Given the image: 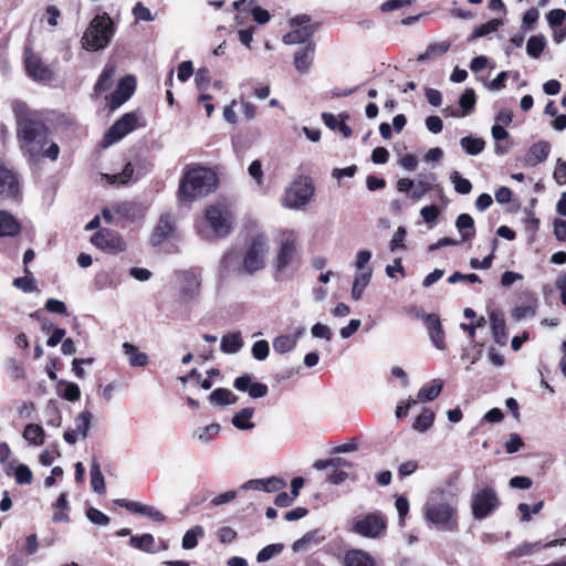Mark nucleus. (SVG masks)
<instances>
[{"label":"nucleus","mask_w":566,"mask_h":566,"mask_svg":"<svg viewBox=\"0 0 566 566\" xmlns=\"http://www.w3.org/2000/svg\"><path fill=\"white\" fill-rule=\"evenodd\" d=\"M13 113L17 122V138L22 153L34 160L40 157L56 160L60 147L52 143L46 149L50 130L42 115L30 109L24 103H15Z\"/></svg>","instance_id":"f257e3e1"},{"label":"nucleus","mask_w":566,"mask_h":566,"mask_svg":"<svg viewBox=\"0 0 566 566\" xmlns=\"http://www.w3.org/2000/svg\"><path fill=\"white\" fill-rule=\"evenodd\" d=\"M219 184L217 174L201 165L185 169L178 186L177 196L182 202H192L213 192Z\"/></svg>","instance_id":"f03ea898"},{"label":"nucleus","mask_w":566,"mask_h":566,"mask_svg":"<svg viewBox=\"0 0 566 566\" xmlns=\"http://www.w3.org/2000/svg\"><path fill=\"white\" fill-rule=\"evenodd\" d=\"M115 34V24L108 13L97 14L82 38L83 48L90 51L105 49Z\"/></svg>","instance_id":"7ed1b4c3"},{"label":"nucleus","mask_w":566,"mask_h":566,"mask_svg":"<svg viewBox=\"0 0 566 566\" xmlns=\"http://www.w3.org/2000/svg\"><path fill=\"white\" fill-rule=\"evenodd\" d=\"M269 251L268 239L264 234L254 235L247 245L240 273L253 275L265 266Z\"/></svg>","instance_id":"20e7f679"},{"label":"nucleus","mask_w":566,"mask_h":566,"mask_svg":"<svg viewBox=\"0 0 566 566\" xmlns=\"http://www.w3.org/2000/svg\"><path fill=\"white\" fill-rule=\"evenodd\" d=\"M205 218L214 234L219 238L228 237L233 229L234 216L224 201H218L205 209Z\"/></svg>","instance_id":"39448f33"},{"label":"nucleus","mask_w":566,"mask_h":566,"mask_svg":"<svg viewBox=\"0 0 566 566\" xmlns=\"http://www.w3.org/2000/svg\"><path fill=\"white\" fill-rule=\"evenodd\" d=\"M388 521L380 511L365 514L354 521L350 531L365 538H381L386 535Z\"/></svg>","instance_id":"423d86ee"},{"label":"nucleus","mask_w":566,"mask_h":566,"mask_svg":"<svg viewBox=\"0 0 566 566\" xmlns=\"http://www.w3.org/2000/svg\"><path fill=\"white\" fill-rule=\"evenodd\" d=\"M145 126V119L140 122V117L136 112L125 113L107 129L102 139V147L107 148L118 143L136 128Z\"/></svg>","instance_id":"0eeeda50"},{"label":"nucleus","mask_w":566,"mask_h":566,"mask_svg":"<svg viewBox=\"0 0 566 566\" xmlns=\"http://www.w3.org/2000/svg\"><path fill=\"white\" fill-rule=\"evenodd\" d=\"M289 24L293 30L283 35L285 44H302L310 42V39L321 28V22H312L308 14H297L290 19Z\"/></svg>","instance_id":"6e6552de"},{"label":"nucleus","mask_w":566,"mask_h":566,"mask_svg":"<svg viewBox=\"0 0 566 566\" xmlns=\"http://www.w3.org/2000/svg\"><path fill=\"white\" fill-rule=\"evenodd\" d=\"M501 504V501L490 486H485L476 492L472 497V515L475 520L486 518Z\"/></svg>","instance_id":"1a4fd4ad"},{"label":"nucleus","mask_w":566,"mask_h":566,"mask_svg":"<svg viewBox=\"0 0 566 566\" xmlns=\"http://www.w3.org/2000/svg\"><path fill=\"white\" fill-rule=\"evenodd\" d=\"M314 195V186L308 177H298L285 192V203L290 208L305 206Z\"/></svg>","instance_id":"9d476101"},{"label":"nucleus","mask_w":566,"mask_h":566,"mask_svg":"<svg viewBox=\"0 0 566 566\" xmlns=\"http://www.w3.org/2000/svg\"><path fill=\"white\" fill-rule=\"evenodd\" d=\"M23 62L27 75L35 82H51L54 72L50 65L45 64L41 56L35 54L30 48H25L23 53Z\"/></svg>","instance_id":"9b49d317"},{"label":"nucleus","mask_w":566,"mask_h":566,"mask_svg":"<svg viewBox=\"0 0 566 566\" xmlns=\"http://www.w3.org/2000/svg\"><path fill=\"white\" fill-rule=\"evenodd\" d=\"M300 262L301 256L297 250L296 239L293 233H289L281 240L274 262L275 269L279 272H283L289 266L300 264Z\"/></svg>","instance_id":"f8f14e48"},{"label":"nucleus","mask_w":566,"mask_h":566,"mask_svg":"<svg viewBox=\"0 0 566 566\" xmlns=\"http://www.w3.org/2000/svg\"><path fill=\"white\" fill-rule=\"evenodd\" d=\"M91 242L99 250L111 254L123 252L126 249V243L119 233L108 228H103L94 233Z\"/></svg>","instance_id":"ddd939ff"},{"label":"nucleus","mask_w":566,"mask_h":566,"mask_svg":"<svg viewBox=\"0 0 566 566\" xmlns=\"http://www.w3.org/2000/svg\"><path fill=\"white\" fill-rule=\"evenodd\" d=\"M136 90V80L133 75H126L117 83L115 91L108 97V106L112 111L127 102Z\"/></svg>","instance_id":"4468645a"},{"label":"nucleus","mask_w":566,"mask_h":566,"mask_svg":"<svg viewBox=\"0 0 566 566\" xmlns=\"http://www.w3.org/2000/svg\"><path fill=\"white\" fill-rule=\"evenodd\" d=\"M518 304L513 310V316L522 319L527 316H534L538 306V300L534 292L530 290L521 291L517 294Z\"/></svg>","instance_id":"2eb2a0df"},{"label":"nucleus","mask_w":566,"mask_h":566,"mask_svg":"<svg viewBox=\"0 0 566 566\" xmlns=\"http://www.w3.org/2000/svg\"><path fill=\"white\" fill-rule=\"evenodd\" d=\"M0 196L17 199L20 196V186L15 174L0 160Z\"/></svg>","instance_id":"dca6fc26"},{"label":"nucleus","mask_w":566,"mask_h":566,"mask_svg":"<svg viewBox=\"0 0 566 566\" xmlns=\"http://www.w3.org/2000/svg\"><path fill=\"white\" fill-rule=\"evenodd\" d=\"M233 387L239 391L248 392L253 399L265 397L269 392L265 384L253 381L252 376L249 374L237 377L233 381Z\"/></svg>","instance_id":"f3484780"},{"label":"nucleus","mask_w":566,"mask_h":566,"mask_svg":"<svg viewBox=\"0 0 566 566\" xmlns=\"http://www.w3.org/2000/svg\"><path fill=\"white\" fill-rule=\"evenodd\" d=\"M176 229L174 218L170 213L160 214L156 227L150 235V242L154 247L164 243Z\"/></svg>","instance_id":"a211bd4d"},{"label":"nucleus","mask_w":566,"mask_h":566,"mask_svg":"<svg viewBox=\"0 0 566 566\" xmlns=\"http://www.w3.org/2000/svg\"><path fill=\"white\" fill-rule=\"evenodd\" d=\"M315 51L316 44L313 41L307 42L295 51L293 64L298 73H308L314 62Z\"/></svg>","instance_id":"6ab92c4d"},{"label":"nucleus","mask_w":566,"mask_h":566,"mask_svg":"<svg viewBox=\"0 0 566 566\" xmlns=\"http://www.w3.org/2000/svg\"><path fill=\"white\" fill-rule=\"evenodd\" d=\"M423 324L428 329L433 346L439 350H444L447 348L446 334L439 315L431 313L430 316H426Z\"/></svg>","instance_id":"aec40b11"},{"label":"nucleus","mask_w":566,"mask_h":566,"mask_svg":"<svg viewBox=\"0 0 566 566\" xmlns=\"http://www.w3.org/2000/svg\"><path fill=\"white\" fill-rule=\"evenodd\" d=\"M200 279L199 276L191 271H186L182 274L181 281V290H180V298L184 302H188L193 300L199 295L200 291Z\"/></svg>","instance_id":"412c9836"},{"label":"nucleus","mask_w":566,"mask_h":566,"mask_svg":"<svg viewBox=\"0 0 566 566\" xmlns=\"http://www.w3.org/2000/svg\"><path fill=\"white\" fill-rule=\"evenodd\" d=\"M20 220L7 210H0V238H13L20 234Z\"/></svg>","instance_id":"4be33fe9"},{"label":"nucleus","mask_w":566,"mask_h":566,"mask_svg":"<svg viewBox=\"0 0 566 566\" xmlns=\"http://www.w3.org/2000/svg\"><path fill=\"white\" fill-rule=\"evenodd\" d=\"M551 153V145L546 140H539L533 144L525 155V164L536 166L545 161Z\"/></svg>","instance_id":"5701e85b"},{"label":"nucleus","mask_w":566,"mask_h":566,"mask_svg":"<svg viewBox=\"0 0 566 566\" xmlns=\"http://www.w3.org/2000/svg\"><path fill=\"white\" fill-rule=\"evenodd\" d=\"M454 514L453 507L448 503H437L427 509L426 516L434 524H448Z\"/></svg>","instance_id":"b1692460"},{"label":"nucleus","mask_w":566,"mask_h":566,"mask_svg":"<svg viewBox=\"0 0 566 566\" xmlns=\"http://www.w3.org/2000/svg\"><path fill=\"white\" fill-rule=\"evenodd\" d=\"M343 566H375L373 556L359 548H350L342 557Z\"/></svg>","instance_id":"393cba45"},{"label":"nucleus","mask_w":566,"mask_h":566,"mask_svg":"<svg viewBox=\"0 0 566 566\" xmlns=\"http://www.w3.org/2000/svg\"><path fill=\"white\" fill-rule=\"evenodd\" d=\"M436 182H437V175L433 172L419 175V178H418L417 182L415 184L412 191L410 192V197L413 199H419V198L423 197L426 193L433 190L434 187H438V185H436Z\"/></svg>","instance_id":"a878e982"},{"label":"nucleus","mask_w":566,"mask_h":566,"mask_svg":"<svg viewBox=\"0 0 566 566\" xmlns=\"http://www.w3.org/2000/svg\"><path fill=\"white\" fill-rule=\"evenodd\" d=\"M492 336L496 344L504 346L507 343L509 336L506 332L505 319L502 314L492 312L490 314Z\"/></svg>","instance_id":"bb28decb"},{"label":"nucleus","mask_w":566,"mask_h":566,"mask_svg":"<svg viewBox=\"0 0 566 566\" xmlns=\"http://www.w3.org/2000/svg\"><path fill=\"white\" fill-rule=\"evenodd\" d=\"M443 388L441 379H433L431 382L423 385L417 395L418 401L428 402L434 400Z\"/></svg>","instance_id":"cd10ccee"},{"label":"nucleus","mask_w":566,"mask_h":566,"mask_svg":"<svg viewBox=\"0 0 566 566\" xmlns=\"http://www.w3.org/2000/svg\"><path fill=\"white\" fill-rule=\"evenodd\" d=\"M455 227L461 233L462 241H469L475 235L474 219L469 213L459 214Z\"/></svg>","instance_id":"c85d7f7f"},{"label":"nucleus","mask_w":566,"mask_h":566,"mask_svg":"<svg viewBox=\"0 0 566 566\" xmlns=\"http://www.w3.org/2000/svg\"><path fill=\"white\" fill-rule=\"evenodd\" d=\"M243 347V340L239 332L222 336L220 348L226 354H235Z\"/></svg>","instance_id":"c756f323"},{"label":"nucleus","mask_w":566,"mask_h":566,"mask_svg":"<svg viewBox=\"0 0 566 566\" xmlns=\"http://www.w3.org/2000/svg\"><path fill=\"white\" fill-rule=\"evenodd\" d=\"M254 408L245 407L240 411L235 412L232 418V424L240 430H251L254 428V423L251 422L253 417Z\"/></svg>","instance_id":"7c9ffc66"},{"label":"nucleus","mask_w":566,"mask_h":566,"mask_svg":"<svg viewBox=\"0 0 566 566\" xmlns=\"http://www.w3.org/2000/svg\"><path fill=\"white\" fill-rule=\"evenodd\" d=\"M238 399V396L228 388H217L209 396L210 402L218 406L233 405Z\"/></svg>","instance_id":"2f4dec72"},{"label":"nucleus","mask_w":566,"mask_h":566,"mask_svg":"<svg viewBox=\"0 0 566 566\" xmlns=\"http://www.w3.org/2000/svg\"><path fill=\"white\" fill-rule=\"evenodd\" d=\"M126 510L133 513H138L142 515H146L151 517L155 521L161 522L165 520V516L161 512L154 509L153 506L144 505L139 502L132 501L126 505Z\"/></svg>","instance_id":"473e14b6"},{"label":"nucleus","mask_w":566,"mask_h":566,"mask_svg":"<svg viewBox=\"0 0 566 566\" xmlns=\"http://www.w3.org/2000/svg\"><path fill=\"white\" fill-rule=\"evenodd\" d=\"M129 545L145 553H154L155 538L151 534L133 535L129 538Z\"/></svg>","instance_id":"72a5a7b5"},{"label":"nucleus","mask_w":566,"mask_h":566,"mask_svg":"<svg viewBox=\"0 0 566 566\" xmlns=\"http://www.w3.org/2000/svg\"><path fill=\"white\" fill-rule=\"evenodd\" d=\"M123 348L129 358V364L135 367H144L148 364V355L138 352L137 347L130 343H124Z\"/></svg>","instance_id":"f704fd0d"},{"label":"nucleus","mask_w":566,"mask_h":566,"mask_svg":"<svg viewBox=\"0 0 566 566\" xmlns=\"http://www.w3.org/2000/svg\"><path fill=\"white\" fill-rule=\"evenodd\" d=\"M54 509L56 510L53 513L52 521L54 523H69L70 516L67 514L69 511V502H67V494L61 493L54 504Z\"/></svg>","instance_id":"c9c22d12"},{"label":"nucleus","mask_w":566,"mask_h":566,"mask_svg":"<svg viewBox=\"0 0 566 566\" xmlns=\"http://www.w3.org/2000/svg\"><path fill=\"white\" fill-rule=\"evenodd\" d=\"M115 75V66L107 65L101 73L97 82L94 85L95 93L102 94L108 91L113 84V77Z\"/></svg>","instance_id":"e433bc0d"},{"label":"nucleus","mask_w":566,"mask_h":566,"mask_svg":"<svg viewBox=\"0 0 566 566\" xmlns=\"http://www.w3.org/2000/svg\"><path fill=\"white\" fill-rule=\"evenodd\" d=\"M434 421V412L429 408H423L421 413L416 418L412 428L419 432L429 430Z\"/></svg>","instance_id":"4c0bfd02"},{"label":"nucleus","mask_w":566,"mask_h":566,"mask_svg":"<svg viewBox=\"0 0 566 566\" xmlns=\"http://www.w3.org/2000/svg\"><path fill=\"white\" fill-rule=\"evenodd\" d=\"M460 145L468 155L476 156L484 149L485 142L482 138L465 136L461 138Z\"/></svg>","instance_id":"58836bf2"},{"label":"nucleus","mask_w":566,"mask_h":566,"mask_svg":"<svg viewBox=\"0 0 566 566\" xmlns=\"http://www.w3.org/2000/svg\"><path fill=\"white\" fill-rule=\"evenodd\" d=\"M23 438L34 446L44 443V430L41 426L30 423L24 428Z\"/></svg>","instance_id":"ea45409f"},{"label":"nucleus","mask_w":566,"mask_h":566,"mask_svg":"<svg viewBox=\"0 0 566 566\" xmlns=\"http://www.w3.org/2000/svg\"><path fill=\"white\" fill-rule=\"evenodd\" d=\"M133 175H134V167H133L132 163H127L119 174H113V175L106 174V175H104V178L107 180V182H109L112 185H114V184L127 185L132 180Z\"/></svg>","instance_id":"a19ab883"},{"label":"nucleus","mask_w":566,"mask_h":566,"mask_svg":"<svg viewBox=\"0 0 566 566\" xmlns=\"http://www.w3.org/2000/svg\"><path fill=\"white\" fill-rule=\"evenodd\" d=\"M546 46L543 35H532L526 44V52L531 57L538 59Z\"/></svg>","instance_id":"79ce46f5"},{"label":"nucleus","mask_w":566,"mask_h":566,"mask_svg":"<svg viewBox=\"0 0 566 566\" xmlns=\"http://www.w3.org/2000/svg\"><path fill=\"white\" fill-rule=\"evenodd\" d=\"M371 277V271H367L364 273L358 274L353 283L352 286V297L356 301H358L364 292V289L368 285Z\"/></svg>","instance_id":"37998d69"},{"label":"nucleus","mask_w":566,"mask_h":566,"mask_svg":"<svg viewBox=\"0 0 566 566\" xmlns=\"http://www.w3.org/2000/svg\"><path fill=\"white\" fill-rule=\"evenodd\" d=\"M205 535L203 527L197 525L188 530L182 537V548L192 549L198 545V538Z\"/></svg>","instance_id":"c03bdc74"},{"label":"nucleus","mask_w":566,"mask_h":566,"mask_svg":"<svg viewBox=\"0 0 566 566\" xmlns=\"http://www.w3.org/2000/svg\"><path fill=\"white\" fill-rule=\"evenodd\" d=\"M476 96L475 92L472 88H467L464 93L460 96L459 105L461 107L462 116L469 115L475 107Z\"/></svg>","instance_id":"a18cd8bd"},{"label":"nucleus","mask_w":566,"mask_h":566,"mask_svg":"<svg viewBox=\"0 0 566 566\" xmlns=\"http://www.w3.org/2000/svg\"><path fill=\"white\" fill-rule=\"evenodd\" d=\"M296 340L290 335H280L273 340V348L279 354H285L294 349Z\"/></svg>","instance_id":"49530a36"},{"label":"nucleus","mask_w":566,"mask_h":566,"mask_svg":"<svg viewBox=\"0 0 566 566\" xmlns=\"http://www.w3.org/2000/svg\"><path fill=\"white\" fill-rule=\"evenodd\" d=\"M501 24H502V21L499 19H492V20L488 21L486 23L480 24L479 27H476L473 30L469 40H474L476 38L488 35L491 32L496 31Z\"/></svg>","instance_id":"de8ad7c7"},{"label":"nucleus","mask_w":566,"mask_h":566,"mask_svg":"<svg viewBox=\"0 0 566 566\" xmlns=\"http://www.w3.org/2000/svg\"><path fill=\"white\" fill-rule=\"evenodd\" d=\"M492 137L496 142L495 153L499 155H503V154L507 153V148H505L499 144V142L510 138V134L502 125H499V124L493 125Z\"/></svg>","instance_id":"09e8293b"},{"label":"nucleus","mask_w":566,"mask_h":566,"mask_svg":"<svg viewBox=\"0 0 566 566\" xmlns=\"http://www.w3.org/2000/svg\"><path fill=\"white\" fill-rule=\"evenodd\" d=\"M451 181L454 185V190L461 195H468L472 190V184L469 179L460 176L458 171L451 174Z\"/></svg>","instance_id":"8fccbe9b"},{"label":"nucleus","mask_w":566,"mask_h":566,"mask_svg":"<svg viewBox=\"0 0 566 566\" xmlns=\"http://www.w3.org/2000/svg\"><path fill=\"white\" fill-rule=\"evenodd\" d=\"M91 421H92V415L90 411H83L81 412L76 419H75V422H76V431L83 437L85 438L87 436V432L90 430V427H91Z\"/></svg>","instance_id":"3c124183"},{"label":"nucleus","mask_w":566,"mask_h":566,"mask_svg":"<svg viewBox=\"0 0 566 566\" xmlns=\"http://www.w3.org/2000/svg\"><path fill=\"white\" fill-rule=\"evenodd\" d=\"M13 285L22 290L24 293L36 291V282L34 277L31 275V273L25 274V276L22 277H15L13 280Z\"/></svg>","instance_id":"603ef678"},{"label":"nucleus","mask_w":566,"mask_h":566,"mask_svg":"<svg viewBox=\"0 0 566 566\" xmlns=\"http://www.w3.org/2000/svg\"><path fill=\"white\" fill-rule=\"evenodd\" d=\"M283 549L282 544H271L263 547L256 555V560L259 563H264L270 560L273 556L281 553Z\"/></svg>","instance_id":"864d4df0"},{"label":"nucleus","mask_w":566,"mask_h":566,"mask_svg":"<svg viewBox=\"0 0 566 566\" xmlns=\"http://www.w3.org/2000/svg\"><path fill=\"white\" fill-rule=\"evenodd\" d=\"M319 542V534L318 531H311L307 532L303 537L295 541L293 544L294 551L305 549L310 544L312 543H318Z\"/></svg>","instance_id":"5fc2aeb1"},{"label":"nucleus","mask_w":566,"mask_h":566,"mask_svg":"<svg viewBox=\"0 0 566 566\" xmlns=\"http://www.w3.org/2000/svg\"><path fill=\"white\" fill-rule=\"evenodd\" d=\"M546 18L549 27L556 30L563 25L566 19V11L563 9H553L547 13Z\"/></svg>","instance_id":"6e6d98bb"},{"label":"nucleus","mask_w":566,"mask_h":566,"mask_svg":"<svg viewBox=\"0 0 566 566\" xmlns=\"http://www.w3.org/2000/svg\"><path fill=\"white\" fill-rule=\"evenodd\" d=\"M14 476L18 484H30L33 480V473L25 464L15 468Z\"/></svg>","instance_id":"4d7b16f0"},{"label":"nucleus","mask_w":566,"mask_h":566,"mask_svg":"<svg viewBox=\"0 0 566 566\" xmlns=\"http://www.w3.org/2000/svg\"><path fill=\"white\" fill-rule=\"evenodd\" d=\"M86 516L93 524L102 526L109 524L111 521L106 514L95 507H88L86 510Z\"/></svg>","instance_id":"13d9d810"},{"label":"nucleus","mask_w":566,"mask_h":566,"mask_svg":"<svg viewBox=\"0 0 566 566\" xmlns=\"http://www.w3.org/2000/svg\"><path fill=\"white\" fill-rule=\"evenodd\" d=\"M270 353L269 343L264 339L256 340L252 346V355L256 360H264Z\"/></svg>","instance_id":"bf43d9fd"},{"label":"nucleus","mask_w":566,"mask_h":566,"mask_svg":"<svg viewBox=\"0 0 566 566\" xmlns=\"http://www.w3.org/2000/svg\"><path fill=\"white\" fill-rule=\"evenodd\" d=\"M44 308L51 313H55L62 316H69L66 305L62 301L56 298H49L44 304Z\"/></svg>","instance_id":"052dcab7"},{"label":"nucleus","mask_w":566,"mask_h":566,"mask_svg":"<svg viewBox=\"0 0 566 566\" xmlns=\"http://www.w3.org/2000/svg\"><path fill=\"white\" fill-rule=\"evenodd\" d=\"M133 14L137 21H153L154 17L150 10L142 2H137L133 8Z\"/></svg>","instance_id":"680f3d73"},{"label":"nucleus","mask_w":566,"mask_h":566,"mask_svg":"<svg viewBox=\"0 0 566 566\" xmlns=\"http://www.w3.org/2000/svg\"><path fill=\"white\" fill-rule=\"evenodd\" d=\"M195 81L199 90H206L211 81L210 71L207 67H200L196 72Z\"/></svg>","instance_id":"e2e57ef3"},{"label":"nucleus","mask_w":566,"mask_h":566,"mask_svg":"<svg viewBox=\"0 0 566 566\" xmlns=\"http://www.w3.org/2000/svg\"><path fill=\"white\" fill-rule=\"evenodd\" d=\"M406 235V229L403 227H399L390 241V250L396 251L397 249H405Z\"/></svg>","instance_id":"0e129e2a"},{"label":"nucleus","mask_w":566,"mask_h":566,"mask_svg":"<svg viewBox=\"0 0 566 566\" xmlns=\"http://www.w3.org/2000/svg\"><path fill=\"white\" fill-rule=\"evenodd\" d=\"M420 214L424 222L433 223L437 221L440 210L436 205L426 206L420 210Z\"/></svg>","instance_id":"69168bd1"},{"label":"nucleus","mask_w":566,"mask_h":566,"mask_svg":"<svg viewBox=\"0 0 566 566\" xmlns=\"http://www.w3.org/2000/svg\"><path fill=\"white\" fill-rule=\"evenodd\" d=\"M554 179L558 185H565L566 184V161L563 159H558L555 170H554Z\"/></svg>","instance_id":"338daca9"},{"label":"nucleus","mask_w":566,"mask_h":566,"mask_svg":"<svg viewBox=\"0 0 566 566\" xmlns=\"http://www.w3.org/2000/svg\"><path fill=\"white\" fill-rule=\"evenodd\" d=\"M554 235L558 241L566 242V220L555 219L553 222Z\"/></svg>","instance_id":"774afa93"}]
</instances>
